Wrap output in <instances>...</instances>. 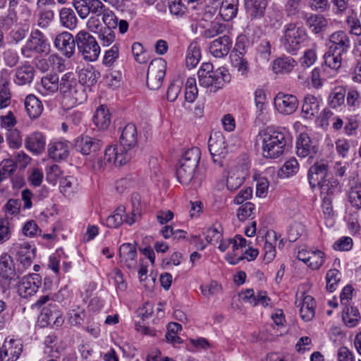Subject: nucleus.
Returning <instances> with one entry per match:
<instances>
[{"mask_svg":"<svg viewBox=\"0 0 361 361\" xmlns=\"http://www.w3.org/2000/svg\"><path fill=\"white\" fill-rule=\"evenodd\" d=\"M59 92L63 97V103L68 108L82 104L87 99L85 89L79 83L73 72H67L59 80Z\"/></svg>","mask_w":361,"mask_h":361,"instance_id":"f03ea898","label":"nucleus"},{"mask_svg":"<svg viewBox=\"0 0 361 361\" xmlns=\"http://www.w3.org/2000/svg\"><path fill=\"white\" fill-rule=\"evenodd\" d=\"M238 0H224L219 8V15L225 21L235 17L238 12Z\"/></svg>","mask_w":361,"mask_h":361,"instance_id":"f704fd0d","label":"nucleus"},{"mask_svg":"<svg viewBox=\"0 0 361 361\" xmlns=\"http://www.w3.org/2000/svg\"><path fill=\"white\" fill-rule=\"evenodd\" d=\"M329 174V165L319 161L312 165L308 171L309 183L312 187L319 186Z\"/></svg>","mask_w":361,"mask_h":361,"instance_id":"f3484780","label":"nucleus"},{"mask_svg":"<svg viewBox=\"0 0 361 361\" xmlns=\"http://www.w3.org/2000/svg\"><path fill=\"white\" fill-rule=\"evenodd\" d=\"M255 206L252 202H247L243 204L238 209L237 216L240 221H245L247 218H252L255 214Z\"/></svg>","mask_w":361,"mask_h":361,"instance_id":"13d9d810","label":"nucleus"},{"mask_svg":"<svg viewBox=\"0 0 361 361\" xmlns=\"http://www.w3.org/2000/svg\"><path fill=\"white\" fill-rule=\"evenodd\" d=\"M307 39L305 29L294 23L285 25L281 43L284 49L291 54H295Z\"/></svg>","mask_w":361,"mask_h":361,"instance_id":"20e7f679","label":"nucleus"},{"mask_svg":"<svg viewBox=\"0 0 361 361\" xmlns=\"http://www.w3.org/2000/svg\"><path fill=\"white\" fill-rule=\"evenodd\" d=\"M276 110L283 115L293 114L298 107V100L295 95L279 92L274 98Z\"/></svg>","mask_w":361,"mask_h":361,"instance_id":"9b49d317","label":"nucleus"},{"mask_svg":"<svg viewBox=\"0 0 361 361\" xmlns=\"http://www.w3.org/2000/svg\"><path fill=\"white\" fill-rule=\"evenodd\" d=\"M340 279L341 273L338 270L336 269L329 270L326 275V289L329 292L334 291Z\"/></svg>","mask_w":361,"mask_h":361,"instance_id":"0e129e2a","label":"nucleus"},{"mask_svg":"<svg viewBox=\"0 0 361 361\" xmlns=\"http://www.w3.org/2000/svg\"><path fill=\"white\" fill-rule=\"evenodd\" d=\"M320 109V102L317 97L312 94L306 95L302 105V116L307 119L316 117Z\"/></svg>","mask_w":361,"mask_h":361,"instance_id":"5701e85b","label":"nucleus"},{"mask_svg":"<svg viewBox=\"0 0 361 361\" xmlns=\"http://www.w3.org/2000/svg\"><path fill=\"white\" fill-rule=\"evenodd\" d=\"M232 46V40L228 36L224 35L214 40L209 47L211 54L216 58L226 56Z\"/></svg>","mask_w":361,"mask_h":361,"instance_id":"4be33fe9","label":"nucleus"},{"mask_svg":"<svg viewBox=\"0 0 361 361\" xmlns=\"http://www.w3.org/2000/svg\"><path fill=\"white\" fill-rule=\"evenodd\" d=\"M296 61L290 56H283L275 59L272 69L276 74L288 73L295 68Z\"/></svg>","mask_w":361,"mask_h":361,"instance_id":"473e14b6","label":"nucleus"},{"mask_svg":"<svg viewBox=\"0 0 361 361\" xmlns=\"http://www.w3.org/2000/svg\"><path fill=\"white\" fill-rule=\"evenodd\" d=\"M225 30V25L218 21H212L208 28H206L202 35L206 38H212L221 33Z\"/></svg>","mask_w":361,"mask_h":361,"instance_id":"69168bd1","label":"nucleus"},{"mask_svg":"<svg viewBox=\"0 0 361 361\" xmlns=\"http://www.w3.org/2000/svg\"><path fill=\"white\" fill-rule=\"evenodd\" d=\"M331 45L329 49L331 51H338L345 53L350 46V39L344 31H337L331 34L329 37Z\"/></svg>","mask_w":361,"mask_h":361,"instance_id":"412c9836","label":"nucleus"},{"mask_svg":"<svg viewBox=\"0 0 361 361\" xmlns=\"http://www.w3.org/2000/svg\"><path fill=\"white\" fill-rule=\"evenodd\" d=\"M78 189V183L73 176L63 178L60 180V190L66 197H70Z\"/></svg>","mask_w":361,"mask_h":361,"instance_id":"a18cd8bd","label":"nucleus"},{"mask_svg":"<svg viewBox=\"0 0 361 361\" xmlns=\"http://www.w3.org/2000/svg\"><path fill=\"white\" fill-rule=\"evenodd\" d=\"M126 212V208L123 206H119L109 215L106 219V224L109 228H118L123 222V216Z\"/></svg>","mask_w":361,"mask_h":361,"instance_id":"09e8293b","label":"nucleus"},{"mask_svg":"<svg viewBox=\"0 0 361 361\" xmlns=\"http://www.w3.org/2000/svg\"><path fill=\"white\" fill-rule=\"evenodd\" d=\"M45 137L41 133L35 132L30 135L25 140V147L34 154H39L45 148Z\"/></svg>","mask_w":361,"mask_h":361,"instance_id":"c85d7f7f","label":"nucleus"},{"mask_svg":"<svg viewBox=\"0 0 361 361\" xmlns=\"http://www.w3.org/2000/svg\"><path fill=\"white\" fill-rule=\"evenodd\" d=\"M59 16L60 25L64 28L73 30L77 27L78 18L72 8L63 7L59 10Z\"/></svg>","mask_w":361,"mask_h":361,"instance_id":"c756f323","label":"nucleus"},{"mask_svg":"<svg viewBox=\"0 0 361 361\" xmlns=\"http://www.w3.org/2000/svg\"><path fill=\"white\" fill-rule=\"evenodd\" d=\"M119 258L128 269L135 267L137 264V251L135 246L130 243H123L119 247Z\"/></svg>","mask_w":361,"mask_h":361,"instance_id":"b1692460","label":"nucleus"},{"mask_svg":"<svg viewBox=\"0 0 361 361\" xmlns=\"http://www.w3.org/2000/svg\"><path fill=\"white\" fill-rule=\"evenodd\" d=\"M201 157V152L198 147H192L188 149L180 160V163L184 165L193 166L197 169Z\"/></svg>","mask_w":361,"mask_h":361,"instance_id":"37998d69","label":"nucleus"},{"mask_svg":"<svg viewBox=\"0 0 361 361\" xmlns=\"http://www.w3.org/2000/svg\"><path fill=\"white\" fill-rule=\"evenodd\" d=\"M69 149L68 141L53 140L48 145V154L55 161L64 160L69 155Z\"/></svg>","mask_w":361,"mask_h":361,"instance_id":"6ab92c4d","label":"nucleus"},{"mask_svg":"<svg viewBox=\"0 0 361 361\" xmlns=\"http://www.w3.org/2000/svg\"><path fill=\"white\" fill-rule=\"evenodd\" d=\"M14 250L20 263L25 268L30 267L35 257V248H32L29 243L23 242L16 244Z\"/></svg>","mask_w":361,"mask_h":361,"instance_id":"aec40b11","label":"nucleus"},{"mask_svg":"<svg viewBox=\"0 0 361 361\" xmlns=\"http://www.w3.org/2000/svg\"><path fill=\"white\" fill-rule=\"evenodd\" d=\"M100 74L92 68H82L78 73V82L88 87L94 85L99 79Z\"/></svg>","mask_w":361,"mask_h":361,"instance_id":"79ce46f5","label":"nucleus"},{"mask_svg":"<svg viewBox=\"0 0 361 361\" xmlns=\"http://www.w3.org/2000/svg\"><path fill=\"white\" fill-rule=\"evenodd\" d=\"M59 312L58 306L55 303H49L47 307H43L41 310L42 320L50 324L55 319L56 315Z\"/></svg>","mask_w":361,"mask_h":361,"instance_id":"774afa93","label":"nucleus"},{"mask_svg":"<svg viewBox=\"0 0 361 361\" xmlns=\"http://www.w3.org/2000/svg\"><path fill=\"white\" fill-rule=\"evenodd\" d=\"M6 140L9 147L13 149H18L22 145V137L17 128L7 131Z\"/></svg>","mask_w":361,"mask_h":361,"instance_id":"e2e57ef3","label":"nucleus"},{"mask_svg":"<svg viewBox=\"0 0 361 361\" xmlns=\"http://www.w3.org/2000/svg\"><path fill=\"white\" fill-rule=\"evenodd\" d=\"M201 59V49L195 42L190 43L187 49L185 64L188 69L195 68Z\"/></svg>","mask_w":361,"mask_h":361,"instance_id":"e433bc0d","label":"nucleus"},{"mask_svg":"<svg viewBox=\"0 0 361 361\" xmlns=\"http://www.w3.org/2000/svg\"><path fill=\"white\" fill-rule=\"evenodd\" d=\"M348 201L356 209H361V185L352 187L348 192Z\"/></svg>","mask_w":361,"mask_h":361,"instance_id":"bf43d9fd","label":"nucleus"},{"mask_svg":"<svg viewBox=\"0 0 361 361\" xmlns=\"http://www.w3.org/2000/svg\"><path fill=\"white\" fill-rule=\"evenodd\" d=\"M42 284V277L38 274H30L23 276L18 285V291L23 298L35 294Z\"/></svg>","mask_w":361,"mask_h":361,"instance_id":"ddd939ff","label":"nucleus"},{"mask_svg":"<svg viewBox=\"0 0 361 361\" xmlns=\"http://www.w3.org/2000/svg\"><path fill=\"white\" fill-rule=\"evenodd\" d=\"M267 0H247L245 7L251 19L261 18L264 15Z\"/></svg>","mask_w":361,"mask_h":361,"instance_id":"cd10ccee","label":"nucleus"},{"mask_svg":"<svg viewBox=\"0 0 361 361\" xmlns=\"http://www.w3.org/2000/svg\"><path fill=\"white\" fill-rule=\"evenodd\" d=\"M262 142V154L267 159L281 156L286 145V133L279 128L268 127L259 133Z\"/></svg>","mask_w":361,"mask_h":361,"instance_id":"7ed1b4c3","label":"nucleus"},{"mask_svg":"<svg viewBox=\"0 0 361 361\" xmlns=\"http://www.w3.org/2000/svg\"><path fill=\"white\" fill-rule=\"evenodd\" d=\"M74 8L82 19L91 16L102 17L109 8L101 0H74Z\"/></svg>","mask_w":361,"mask_h":361,"instance_id":"6e6552de","label":"nucleus"},{"mask_svg":"<svg viewBox=\"0 0 361 361\" xmlns=\"http://www.w3.org/2000/svg\"><path fill=\"white\" fill-rule=\"evenodd\" d=\"M346 91L343 87H335L328 97V104L333 109H337L345 103Z\"/></svg>","mask_w":361,"mask_h":361,"instance_id":"ea45409f","label":"nucleus"},{"mask_svg":"<svg viewBox=\"0 0 361 361\" xmlns=\"http://www.w3.org/2000/svg\"><path fill=\"white\" fill-rule=\"evenodd\" d=\"M195 170L192 165H184L179 162L176 169L177 179L180 183L188 185L193 179Z\"/></svg>","mask_w":361,"mask_h":361,"instance_id":"a19ab883","label":"nucleus"},{"mask_svg":"<svg viewBox=\"0 0 361 361\" xmlns=\"http://www.w3.org/2000/svg\"><path fill=\"white\" fill-rule=\"evenodd\" d=\"M247 240L241 235H236L234 238H231V247L232 252H228L227 254L231 255L235 258L239 257L240 253L243 252V250L245 247Z\"/></svg>","mask_w":361,"mask_h":361,"instance_id":"5fc2aeb1","label":"nucleus"},{"mask_svg":"<svg viewBox=\"0 0 361 361\" xmlns=\"http://www.w3.org/2000/svg\"><path fill=\"white\" fill-rule=\"evenodd\" d=\"M55 47L67 58H71L75 51L76 37L67 31L56 35L54 42Z\"/></svg>","mask_w":361,"mask_h":361,"instance_id":"f8f14e48","label":"nucleus"},{"mask_svg":"<svg viewBox=\"0 0 361 361\" xmlns=\"http://www.w3.org/2000/svg\"><path fill=\"white\" fill-rule=\"evenodd\" d=\"M325 262V255L319 250H311L307 266L313 270L319 269Z\"/></svg>","mask_w":361,"mask_h":361,"instance_id":"3c124183","label":"nucleus"},{"mask_svg":"<svg viewBox=\"0 0 361 361\" xmlns=\"http://www.w3.org/2000/svg\"><path fill=\"white\" fill-rule=\"evenodd\" d=\"M76 45L78 52L85 61H94L100 54V47L90 32L81 30L76 35Z\"/></svg>","mask_w":361,"mask_h":361,"instance_id":"39448f33","label":"nucleus"},{"mask_svg":"<svg viewBox=\"0 0 361 361\" xmlns=\"http://www.w3.org/2000/svg\"><path fill=\"white\" fill-rule=\"evenodd\" d=\"M208 147L213 162L219 166H223V160L227 154V145L224 136L221 132L216 131L211 134Z\"/></svg>","mask_w":361,"mask_h":361,"instance_id":"1a4fd4ad","label":"nucleus"},{"mask_svg":"<svg viewBox=\"0 0 361 361\" xmlns=\"http://www.w3.org/2000/svg\"><path fill=\"white\" fill-rule=\"evenodd\" d=\"M361 319L358 309L353 305L344 306L342 312V319L346 326L353 328L356 326Z\"/></svg>","mask_w":361,"mask_h":361,"instance_id":"2f4dec72","label":"nucleus"},{"mask_svg":"<svg viewBox=\"0 0 361 361\" xmlns=\"http://www.w3.org/2000/svg\"><path fill=\"white\" fill-rule=\"evenodd\" d=\"M23 351L20 340L6 339L1 345V361H16Z\"/></svg>","mask_w":361,"mask_h":361,"instance_id":"2eb2a0df","label":"nucleus"},{"mask_svg":"<svg viewBox=\"0 0 361 361\" xmlns=\"http://www.w3.org/2000/svg\"><path fill=\"white\" fill-rule=\"evenodd\" d=\"M342 54L343 53L333 51H331V50L329 49V51L324 56L326 66L334 70H337L339 68L341 65Z\"/></svg>","mask_w":361,"mask_h":361,"instance_id":"8fccbe9b","label":"nucleus"},{"mask_svg":"<svg viewBox=\"0 0 361 361\" xmlns=\"http://www.w3.org/2000/svg\"><path fill=\"white\" fill-rule=\"evenodd\" d=\"M318 145L307 133H300L296 142V154L300 157H313L318 152Z\"/></svg>","mask_w":361,"mask_h":361,"instance_id":"4468645a","label":"nucleus"},{"mask_svg":"<svg viewBox=\"0 0 361 361\" xmlns=\"http://www.w3.org/2000/svg\"><path fill=\"white\" fill-rule=\"evenodd\" d=\"M50 44L44 34L38 29L31 31L25 44L21 48V54L26 58H31L34 54H47Z\"/></svg>","mask_w":361,"mask_h":361,"instance_id":"423d86ee","label":"nucleus"},{"mask_svg":"<svg viewBox=\"0 0 361 361\" xmlns=\"http://www.w3.org/2000/svg\"><path fill=\"white\" fill-rule=\"evenodd\" d=\"M94 125L99 130L106 129L111 123V116L109 110L103 105L97 108L93 117Z\"/></svg>","mask_w":361,"mask_h":361,"instance_id":"c9c22d12","label":"nucleus"},{"mask_svg":"<svg viewBox=\"0 0 361 361\" xmlns=\"http://www.w3.org/2000/svg\"><path fill=\"white\" fill-rule=\"evenodd\" d=\"M296 305L300 307V314L305 321L311 320L314 316V302L310 295H302V299L295 301Z\"/></svg>","mask_w":361,"mask_h":361,"instance_id":"393cba45","label":"nucleus"},{"mask_svg":"<svg viewBox=\"0 0 361 361\" xmlns=\"http://www.w3.org/2000/svg\"><path fill=\"white\" fill-rule=\"evenodd\" d=\"M119 44H114L109 49L105 51L103 57V64L106 66L111 67L119 56Z\"/></svg>","mask_w":361,"mask_h":361,"instance_id":"6e6d98bb","label":"nucleus"},{"mask_svg":"<svg viewBox=\"0 0 361 361\" xmlns=\"http://www.w3.org/2000/svg\"><path fill=\"white\" fill-rule=\"evenodd\" d=\"M182 330V326L176 322H171L167 325V332L165 334V338L167 342L172 344L182 343V339L178 336V334Z\"/></svg>","mask_w":361,"mask_h":361,"instance_id":"de8ad7c7","label":"nucleus"},{"mask_svg":"<svg viewBox=\"0 0 361 361\" xmlns=\"http://www.w3.org/2000/svg\"><path fill=\"white\" fill-rule=\"evenodd\" d=\"M16 169V164L13 159H4L0 164V180L11 176Z\"/></svg>","mask_w":361,"mask_h":361,"instance_id":"338daca9","label":"nucleus"},{"mask_svg":"<svg viewBox=\"0 0 361 361\" xmlns=\"http://www.w3.org/2000/svg\"><path fill=\"white\" fill-rule=\"evenodd\" d=\"M102 143L99 140L89 137L81 136L75 141V148L84 155H88L101 149Z\"/></svg>","mask_w":361,"mask_h":361,"instance_id":"a211bd4d","label":"nucleus"},{"mask_svg":"<svg viewBox=\"0 0 361 361\" xmlns=\"http://www.w3.org/2000/svg\"><path fill=\"white\" fill-rule=\"evenodd\" d=\"M98 33V39L104 47L111 45L116 39V35L114 30L109 28H102Z\"/></svg>","mask_w":361,"mask_h":361,"instance_id":"680f3d73","label":"nucleus"},{"mask_svg":"<svg viewBox=\"0 0 361 361\" xmlns=\"http://www.w3.org/2000/svg\"><path fill=\"white\" fill-rule=\"evenodd\" d=\"M35 73V68L32 65L25 63L16 69L15 82L18 85L30 84L34 79Z\"/></svg>","mask_w":361,"mask_h":361,"instance_id":"a878e982","label":"nucleus"},{"mask_svg":"<svg viewBox=\"0 0 361 361\" xmlns=\"http://www.w3.org/2000/svg\"><path fill=\"white\" fill-rule=\"evenodd\" d=\"M318 187L324 197H331V198L340 194L341 191V185L338 180L334 178L326 179Z\"/></svg>","mask_w":361,"mask_h":361,"instance_id":"4c0bfd02","label":"nucleus"},{"mask_svg":"<svg viewBox=\"0 0 361 361\" xmlns=\"http://www.w3.org/2000/svg\"><path fill=\"white\" fill-rule=\"evenodd\" d=\"M54 12L51 9H42L38 14L37 25L41 28H47L54 19Z\"/></svg>","mask_w":361,"mask_h":361,"instance_id":"4d7b16f0","label":"nucleus"},{"mask_svg":"<svg viewBox=\"0 0 361 361\" xmlns=\"http://www.w3.org/2000/svg\"><path fill=\"white\" fill-rule=\"evenodd\" d=\"M259 254V252L257 249L254 248H248L245 250H243V252L240 253V255H239V257L235 258V257H233L230 254H226L225 258L226 260L230 264H237L239 263L241 260H243L246 259L247 261H252L256 259Z\"/></svg>","mask_w":361,"mask_h":361,"instance_id":"49530a36","label":"nucleus"},{"mask_svg":"<svg viewBox=\"0 0 361 361\" xmlns=\"http://www.w3.org/2000/svg\"><path fill=\"white\" fill-rule=\"evenodd\" d=\"M109 277L112 280L116 286L118 292H125L127 289V283L123 279V276L118 269H113L109 274Z\"/></svg>","mask_w":361,"mask_h":361,"instance_id":"864d4df0","label":"nucleus"},{"mask_svg":"<svg viewBox=\"0 0 361 361\" xmlns=\"http://www.w3.org/2000/svg\"><path fill=\"white\" fill-rule=\"evenodd\" d=\"M272 240L274 241V243H273L268 238H267L264 245V260L266 262V263H270L276 257V235L274 236Z\"/></svg>","mask_w":361,"mask_h":361,"instance_id":"052dcab7","label":"nucleus"},{"mask_svg":"<svg viewBox=\"0 0 361 361\" xmlns=\"http://www.w3.org/2000/svg\"><path fill=\"white\" fill-rule=\"evenodd\" d=\"M229 74L225 68H219L211 76L203 78L200 80L199 84L201 87L206 88L208 92H216L229 80Z\"/></svg>","mask_w":361,"mask_h":361,"instance_id":"9d476101","label":"nucleus"},{"mask_svg":"<svg viewBox=\"0 0 361 361\" xmlns=\"http://www.w3.org/2000/svg\"><path fill=\"white\" fill-rule=\"evenodd\" d=\"M299 169L298 161L291 158L286 161L279 171V176L282 178L289 177L295 174Z\"/></svg>","mask_w":361,"mask_h":361,"instance_id":"603ef678","label":"nucleus"},{"mask_svg":"<svg viewBox=\"0 0 361 361\" xmlns=\"http://www.w3.org/2000/svg\"><path fill=\"white\" fill-rule=\"evenodd\" d=\"M240 49V42L236 44V53L232 56V64L238 73L244 77H247L250 71L248 59L238 51Z\"/></svg>","mask_w":361,"mask_h":361,"instance_id":"bb28decb","label":"nucleus"},{"mask_svg":"<svg viewBox=\"0 0 361 361\" xmlns=\"http://www.w3.org/2000/svg\"><path fill=\"white\" fill-rule=\"evenodd\" d=\"M307 25L315 34L320 33L327 25L326 19L322 15H310L305 18Z\"/></svg>","mask_w":361,"mask_h":361,"instance_id":"58836bf2","label":"nucleus"},{"mask_svg":"<svg viewBox=\"0 0 361 361\" xmlns=\"http://www.w3.org/2000/svg\"><path fill=\"white\" fill-rule=\"evenodd\" d=\"M285 11L288 16H295L304 20L307 18V12L302 10L300 0H288L285 5Z\"/></svg>","mask_w":361,"mask_h":361,"instance_id":"c03bdc74","label":"nucleus"},{"mask_svg":"<svg viewBox=\"0 0 361 361\" xmlns=\"http://www.w3.org/2000/svg\"><path fill=\"white\" fill-rule=\"evenodd\" d=\"M15 274V264L13 258L7 253L2 254L0 256V275L4 278L11 279Z\"/></svg>","mask_w":361,"mask_h":361,"instance_id":"72a5a7b5","label":"nucleus"},{"mask_svg":"<svg viewBox=\"0 0 361 361\" xmlns=\"http://www.w3.org/2000/svg\"><path fill=\"white\" fill-rule=\"evenodd\" d=\"M137 144V130L133 123L127 124L123 129L120 137V145L109 146L104 152V159L97 158L92 162V168L99 171L108 165L122 166L130 161L133 157V149Z\"/></svg>","mask_w":361,"mask_h":361,"instance_id":"f257e3e1","label":"nucleus"},{"mask_svg":"<svg viewBox=\"0 0 361 361\" xmlns=\"http://www.w3.org/2000/svg\"><path fill=\"white\" fill-rule=\"evenodd\" d=\"M42 96H52L59 91V78L56 74H47L41 78L37 87Z\"/></svg>","mask_w":361,"mask_h":361,"instance_id":"dca6fc26","label":"nucleus"},{"mask_svg":"<svg viewBox=\"0 0 361 361\" xmlns=\"http://www.w3.org/2000/svg\"><path fill=\"white\" fill-rule=\"evenodd\" d=\"M24 104L30 118H38L43 111V105L41 101L34 94L27 95L25 97Z\"/></svg>","mask_w":361,"mask_h":361,"instance_id":"7c9ffc66","label":"nucleus"},{"mask_svg":"<svg viewBox=\"0 0 361 361\" xmlns=\"http://www.w3.org/2000/svg\"><path fill=\"white\" fill-rule=\"evenodd\" d=\"M166 62L161 58L151 61L147 73V85L151 90H156L161 87L165 76Z\"/></svg>","mask_w":361,"mask_h":361,"instance_id":"0eeeda50","label":"nucleus"}]
</instances>
